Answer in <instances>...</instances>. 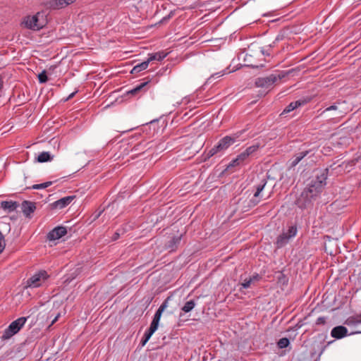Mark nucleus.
Instances as JSON below:
<instances>
[{
	"mask_svg": "<svg viewBox=\"0 0 361 361\" xmlns=\"http://www.w3.org/2000/svg\"><path fill=\"white\" fill-rule=\"evenodd\" d=\"M261 52H262V54L263 55H267V56H269L270 55V53H269V50H266L264 48L262 49Z\"/></svg>",
	"mask_w": 361,
	"mask_h": 361,
	"instance_id": "41",
	"label": "nucleus"
},
{
	"mask_svg": "<svg viewBox=\"0 0 361 361\" xmlns=\"http://www.w3.org/2000/svg\"><path fill=\"white\" fill-rule=\"evenodd\" d=\"M166 56H167L166 53H164V51H159V52H156V53L150 54L149 58L147 59V60L149 61V63L153 61H161L162 59H164Z\"/></svg>",
	"mask_w": 361,
	"mask_h": 361,
	"instance_id": "18",
	"label": "nucleus"
},
{
	"mask_svg": "<svg viewBox=\"0 0 361 361\" xmlns=\"http://www.w3.org/2000/svg\"><path fill=\"white\" fill-rule=\"evenodd\" d=\"M75 196H67L59 199L51 204V209H61L68 206L74 200Z\"/></svg>",
	"mask_w": 361,
	"mask_h": 361,
	"instance_id": "9",
	"label": "nucleus"
},
{
	"mask_svg": "<svg viewBox=\"0 0 361 361\" xmlns=\"http://www.w3.org/2000/svg\"><path fill=\"white\" fill-rule=\"evenodd\" d=\"M242 165L237 158L232 160L226 167V170H231L232 168Z\"/></svg>",
	"mask_w": 361,
	"mask_h": 361,
	"instance_id": "32",
	"label": "nucleus"
},
{
	"mask_svg": "<svg viewBox=\"0 0 361 361\" xmlns=\"http://www.w3.org/2000/svg\"><path fill=\"white\" fill-rule=\"evenodd\" d=\"M149 340V338H147V336H145L144 335V336H143V338H142V339L141 340V342H140V343H141L142 346H144V345L147 343V342Z\"/></svg>",
	"mask_w": 361,
	"mask_h": 361,
	"instance_id": "39",
	"label": "nucleus"
},
{
	"mask_svg": "<svg viewBox=\"0 0 361 361\" xmlns=\"http://www.w3.org/2000/svg\"><path fill=\"white\" fill-rule=\"evenodd\" d=\"M40 17H43V15L40 13H37L32 16H27L25 18L23 23L28 29L39 30L44 26V21L42 19L40 20Z\"/></svg>",
	"mask_w": 361,
	"mask_h": 361,
	"instance_id": "6",
	"label": "nucleus"
},
{
	"mask_svg": "<svg viewBox=\"0 0 361 361\" xmlns=\"http://www.w3.org/2000/svg\"><path fill=\"white\" fill-rule=\"evenodd\" d=\"M49 276L46 271L41 270L33 274L30 278L27 279L26 282V287L38 288L42 286L49 279Z\"/></svg>",
	"mask_w": 361,
	"mask_h": 361,
	"instance_id": "4",
	"label": "nucleus"
},
{
	"mask_svg": "<svg viewBox=\"0 0 361 361\" xmlns=\"http://www.w3.org/2000/svg\"><path fill=\"white\" fill-rule=\"evenodd\" d=\"M1 207L7 213H11L17 209L18 203L14 201H3L1 202Z\"/></svg>",
	"mask_w": 361,
	"mask_h": 361,
	"instance_id": "12",
	"label": "nucleus"
},
{
	"mask_svg": "<svg viewBox=\"0 0 361 361\" xmlns=\"http://www.w3.org/2000/svg\"><path fill=\"white\" fill-rule=\"evenodd\" d=\"M309 152H310L308 150H306L300 152L295 154L292 159L290 166H295L304 157H305L309 154Z\"/></svg>",
	"mask_w": 361,
	"mask_h": 361,
	"instance_id": "14",
	"label": "nucleus"
},
{
	"mask_svg": "<svg viewBox=\"0 0 361 361\" xmlns=\"http://www.w3.org/2000/svg\"><path fill=\"white\" fill-rule=\"evenodd\" d=\"M147 84H148V82H142L140 85H137L133 89L128 91V94H132V95H136L140 92H142V93L145 92L147 90L146 86L147 85Z\"/></svg>",
	"mask_w": 361,
	"mask_h": 361,
	"instance_id": "15",
	"label": "nucleus"
},
{
	"mask_svg": "<svg viewBox=\"0 0 361 361\" xmlns=\"http://www.w3.org/2000/svg\"><path fill=\"white\" fill-rule=\"evenodd\" d=\"M125 231L123 228L122 229H118L116 231V232H115V233L114 234L113 237H112V240H118L119 238H120V235H123Z\"/></svg>",
	"mask_w": 361,
	"mask_h": 361,
	"instance_id": "34",
	"label": "nucleus"
},
{
	"mask_svg": "<svg viewBox=\"0 0 361 361\" xmlns=\"http://www.w3.org/2000/svg\"><path fill=\"white\" fill-rule=\"evenodd\" d=\"M182 235L173 236L166 244V247L171 251L175 250L181 241Z\"/></svg>",
	"mask_w": 361,
	"mask_h": 361,
	"instance_id": "13",
	"label": "nucleus"
},
{
	"mask_svg": "<svg viewBox=\"0 0 361 361\" xmlns=\"http://www.w3.org/2000/svg\"><path fill=\"white\" fill-rule=\"evenodd\" d=\"M266 184H267V180L265 179H262L261 180V182L257 185H256V191L254 194L255 198H257L260 196V193L264 188Z\"/></svg>",
	"mask_w": 361,
	"mask_h": 361,
	"instance_id": "25",
	"label": "nucleus"
},
{
	"mask_svg": "<svg viewBox=\"0 0 361 361\" xmlns=\"http://www.w3.org/2000/svg\"><path fill=\"white\" fill-rule=\"evenodd\" d=\"M259 148L258 145H254L249 147H247L243 152L246 155V157H249L251 154L255 153Z\"/></svg>",
	"mask_w": 361,
	"mask_h": 361,
	"instance_id": "27",
	"label": "nucleus"
},
{
	"mask_svg": "<svg viewBox=\"0 0 361 361\" xmlns=\"http://www.w3.org/2000/svg\"><path fill=\"white\" fill-rule=\"evenodd\" d=\"M345 324L348 325H355L361 324V313L347 319Z\"/></svg>",
	"mask_w": 361,
	"mask_h": 361,
	"instance_id": "23",
	"label": "nucleus"
},
{
	"mask_svg": "<svg viewBox=\"0 0 361 361\" xmlns=\"http://www.w3.org/2000/svg\"><path fill=\"white\" fill-rule=\"evenodd\" d=\"M75 1L76 0H50L45 3V7L49 9L58 10L66 7Z\"/></svg>",
	"mask_w": 361,
	"mask_h": 361,
	"instance_id": "7",
	"label": "nucleus"
},
{
	"mask_svg": "<svg viewBox=\"0 0 361 361\" xmlns=\"http://www.w3.org/2000/svg\"><path fill=\"white\" fill-rule=\"evenodd\" d=\"M27 317H22L12 322L9 326L4 331L0 338L1 341H6L11 338L16 334L25 325Z\"/></svg>",
	"mask_w": 361,
	"mask_h": 361,
	"instance_id": "3",
	"label": "nucleus"
},
{
	"mask_svg": "<svg viewBox=\"0 0 361 361\" xmlns=\"http://www.w3.org/2000/svg\"><path fill=\"white\" fill-rule=\"evenodd\" d=\"M196 303L195 300H191L189 301H187L185 305L182 307L181 310L185 313L190 312L192 311L194 307H195Z\"/></svg>",
	"mask_w": 361,
	"mask_h": 361,
	"instance_id": "24",
	"label": "nucleus"
},
{
	"mask_svg": "<svg viewBox=\"0 0 361 361\" xmlns=\"http://www.w3.org/2000/svg\"><path fill=\"white\" fill-rule=\"evenodd\" d=\"M244 132L245 130H240L232 135H227L221 138L216 145L214 146L209 150L207 152V157L209 158L218 153L224 152L231 145L235 142Z\"/></svg>",
	"mask_w": 361,
	"mask_h": 361,
	"instance_id": "2",
	"label": "nucleus"
},
{
	"mask_svg": "<svg viewBox=\"0 0 361 361\" xmlns=\"http://www.w3.org/2000/svg\"><path fill=\"white\" fill-rule=\"evenodd\" d=\"M149 61L148 60L145 61L133 67V68L131 71V73L135 74L143 70H145L149 66Z\"/></svg>",
	"mask_w": 361,
	"mask_h": 361,
	"instance_id": "19",
	"label": "nucleus"
},
{
	"mask_svg": "<svg viewBox=\"0 0 361 361\" xmlns=\"http://www.w3.org/2000/svg\"><path fill=\"white\" fill-rule=\"evenodd\" d=\"M154 333L153 332H151L150 330H147L145 333V336H147V338H150L151 336H152Z\"/></svg>",
	"mask_w": 361,
	"mask_h": 361,
	"instance_id": "40",
	"label": "nucleus"
},
{
	"mask_svg": "<svg viewBox=\"0 0 361 361\" xmlns=\"http://www.w3.org/2000/svg\"><path fill=\"white\" fill-rule=\"evenodd\" d=\"M67 233L66 227L57 226L51 230L47 235V238L50 240H55L61 238Z\"/></svg>",
	"mask_w": 361,
	"mask_h": 361,
	"instance_id": "8",
	"label": "nucleus"
},
{
	"mask_svg": "<svg viewBox=\"0 0 361 361\" xmlns=\"http://www.w3.org/2000/svg\"><path fill=\"white\" fill-rule=\"evenodd\" d=\"M236 158L238 161H240L241 164H243L247 159L248 157H246L245 153L243 152L240 154H238Z\"/></svg>",
	"mask_w": 361,
	"mask_h": 361,
	"instance_id": "36",
	"label": "nucleus"
},
{
	"mask_svg": "<svg viewBox=\"0 0 361 361\" xmlns=\"http://www.w3.org/2000/svg\"><path fill=\"white\" fill-rule=\"evenodd\" d=\"M290 341L287 338H282L277 342V345L279 348H285L288 346Z\"/></svg>",
	"mask_w": 361,
	"mask_h": 361,
	"instance_id": "29",
	"label": "nucleus"
},
{
	"mask_svg": "<svg viewBox=\"0 0 361 361\" xmlns=\"http://www.w3.org/2000/svg\"><path fill=\"white\" fill-rule=\"evenodd\" d=\"M52 159L53 156H51L49 152H43L38 155L37 160L38 162L43 163L51 161Z\"/></svg>",
	"mask_w": 361,
	"mask_h": 361,
	"instance_id": "21",
	"label": "nucleus"
},
{
	"mask_svg": "<svg viewBox=\"0 0 361 361\" xmlns=\"http://www.w3.org/2000/svg\"><path fill=\"white\" fill-rule=\"evenodd\" d=\"M3 87V78L0 75V90Z\"/></svg>",
	"mask_w": 361,
	"mask_h": 361,
	"instance_id": "43",
	"label": "nucleus"
},
{
	"mask_svg": "<svg viewBox=\"0 0 361 361\" xmlns=\"http://www.w3.org/2000/svg\"><path fill=\"white\" fill-rule=\"evenodd\" d=\"M75 94V92H73V93H71V94L68 96V97L67 98V99H66V100H68V99H71V98H73V97H74Z\"/></svg>",
	"mask_w": 361,
	"mask_h": 361,
	"instance_id": "44",
	"label": "nucleus"
},
{
	"mask_svg": "<svg viewBox=\"0 0 361 361\" xmlns=\"http://www.w3.org/2000/svg\"><path fill=\"white\" fill-rule=\"evenodd\" d=\"M168 307V302L167 300H165L158 308L157 311L156 312L153 319L159 322L162 312L165 310V309Z\"/></svg>",
	"mask_w": 361,
	"mask_h": 361,
	"instance_id": "20",
	"label": "nucleus"
},
{
	"mask_svg": "<svg viewBox=\"0 0 361 361\" xmlns=\"http://www.w3.org/2000/svg\"><path fill=\"white\" fill-rule=\"evenodd\" d=\"M283 75L271 74L266 77L258 78L255 80V84L257 87L264 89H270L279 80H280Z\"/></svg>",
	"mask_w": 361,
	"mask_h": 361,
	"instance_id": "5",
	"label": "nucleus"
},
{
	"mask_svg": "<svg viewBox=\"0 0 361 361\" xmlns=\"http://www.w3.org/2000/svg\"><path fill=\"white\" fill-rule=\"evenodd\" d=\"M348 335V329L343 326H338L332 329L331 336L336 339H341Z\"/></svg>",
	"mask_w": 361,
	"mask_h": 361,
	"instance_id": "10",
	"label": "nucleus"
},
{
	"mask_svg": "<svg viewBox=\"0 0 361 361\" xmlns=\"http://www.w3.org/2000/svg\"><path fill=\"white\" fill-rule=\"evenodd\" d=\"M60 317V314H58L55 318L52 320L51 322V324H54L59 319V317Z\"/></svg>",
	"mask_w": 361,
	"mask_h": 361,
	"instance_id": "42",
	"label": "nucleus"
},
{
	"mask_svg": "<svg viewBox=\"0 0 361 361\" xmlns=\"http://www.w3.org/2000/svg\"><path fill=\"white\" fill-rule=\"evenodd\" d=\"M338 109V106L336 105H331L329 107H327L326 109H324L322 114L325 113L326 111H332V110H337Z\"/></svg>",
	"mask_w": 361,
	"mask_h": 361,
	"instance_id": "38",
	"label": "nucleus"
},
{
	"mask_svg": "<svg viewBox=\"0 0 361 361\" xmlns=\"http://www.w3.org/2000/svg\"><path fill=\"white\" fill-rule=\"evenodd\" d=\"M259 148L258 145H254L249 147H247L243 152L246 155V157H249L251 154L255 153Z\"/></svg>",
	"mask_w": 361,
	"mask_h": 361,
	"instance_id": "26",
	"label": "nucleus"
},
{
	"mask_svg": "<svg viewBox=\"0 0 361 361\" xmlns=\"http://www.w3.org/2000/svg\"><path fill=\"white\" fill-rule=\"evenodd\" d=\"M325 323H326V319L324 317H320L317 318V319L316 321V324L318 325L324 324Z\"/></svg>",
	"mask_w": 361,
	"mask_h": 361,
	"instance_id": "37",
	"label": "nucleus"
},
{
	"mask_svg": "<svg viewBox=\"0 0 361 361\" xmlns=\"http://www.w3.org/2000/svg\"><path fill=\"white\" fill-rule=\"evenodd\" d=\"M326 176L324 173L317 176L315 179L312 180L298 198L296 201L297 205L302 209L312 206L313 202L319 198L323 192L326 185Z\"/></svg>",
	"mask_w": 361,
	"mask_h": 361,
	"instance_id": "1",
	"label": "nucleus"
},
{
	"mask_svg": "<svg viewBox=\"0 0 361 361\" xmlns=\"http://www.w3.org/2000/svg\"><path fill=\"white\" fill-rule=\"evenodd\" d=\"M359 333H361V331H360Z\"/></svg>",
	"mask_w": 361,
	"mask_h": 361,
	"instance_id": "45",
	"label": "nucleus"
},
{
	"mask_svg": "<svg viewBox=\"0 0 361 361\" xmlns=\"http://www.w3.org/2000/svg\"><path fill=\"white\" fill-rule=\"evenodd\" d=\"M5 245H6V244H5L4 236L3 233H1V231H0V254L4 250Z\"/></svg>",
	"mask_w": 361,
	"mask_h": 361,
	"instance_id": "35",
	"label": "nucleus"
},
{
	"mask_svg": "<svg viewBox=\"0 0 361 361\" xmlns=\"http://www.w3.org/2000/svg\"><path fill=\"white\" fill-rule=\"evenodd\" d=\"M297 232H298V229H297L296 226H290L288 228L287 232H286V233H288V236L290 238H292L296 235Z\"/></svg>",
	"mask_w": 361,
	"mask_h": 361,
	"instance_id": "30",
	"label": "nucleus"
},
{
	"mask_svg": "<svg viewBox=\"0 0 361 361\" xmlns=\"http://www.w3.org/2000/svg\"><path fill=\"white\" fill-rule=\"evenodd\" d=\"M259 279V276L258 274L253 276L252 277H250L248 279H245L243 282L240 284L243 288H248L250 287L251 283L254 281H258Z\"/></svg>",
	"mask_w": 361,
	"mask_h": 361,
	"instance_id": "22",
	"label": "nucleus"
},
{
	"mask_svg": "<svg viewBox=\"0 0 361 361\" xmlns=\"http://www.w3.org/2000/svg\"><path fill=\"white\" fill-rule=\"evenodd\" d=\"M36 209L35 203L30 201H23L22 203V211L24 215L30 217V214Z\"/></svg>",
	"mask_w": 361,
	"mask_h": 361,
	"instance_id": "11",
	"label": "nucleus"
},
{
	"mask_svg": "<svg viewBox=\"0 0 361 361\" xmlns=\"http://www.w3.org/2000/svg\"><path fill=\"white\" fill-rule=\"evenodd\" d=\"M38 80L40 83H45L48 80L46 71H43L38 75Z\"/></svg>",
	"mask_w": 361,
	"mask_h": 361,
	"instance_id": "31",
	"label": "nucleus"
},
{
	"mask_svg": "<svg viewBox=\"0 0 361 361\" xmlns=\"http://www.w3.org/2000/svg\"><path fill=\"white\" fill-rule=\"evenodd\" d=\"M52 184L51 181L45 182L41 184H35L33 185L30 188L35 189V190H40V189H44L49 186H50Z\"/></svg>",
	"mask_w": 361,
	"mask_h": 361,
	"instance_id": "28",
	"label": "nucleus"
},
{
	"mask_svg": "<svg viewBox=\"0 0 361 361\" xmlns=\"http://www.w3.org/2000/svg\"><path fill=\"white\" fill-rule=\"evenodd\" d=\"M290 239V238L288 236V233L283 232L280 235H279V237L277 238V240H276L277 247H283L285 245H286L288 243Z\"/></svg>",
	"mask_w": 361,
	"mask_h": 361,
	"instance_id": "17",
	"label": "nucleus"
},
{
	"mask_svg": "<svg viewBox=\"0 0 361 361\" xmlns=\"http://www.w3.org/2000/svg\"><path fill=\"white\" fill-rule=\"evenodd\" d=\"M159 322H158V321L152 319V321L151 322V324H150V326L149 328V330H150L151 332L154 333L157 331V328H158Z\"/></svg>",
	"mask_w": 361,
	"mask_h": 361,
	"instance_id": "33",
	"label": "nucleus"
},
{
	"mask_svg": "<svg viewBox=\"0 0 361 361\" xmlns=\"http://www.w3.org/2000/svg\"><path fill=\"white\" fill-rule=\"evenodd\" d=\"M305 101H301V100L293 102L290 103L285 108V109L282 112V114L289 113V112L293 111L294 109H295L296 108H298V106H300L305 104Z\"/></svg>",
	"mask_w": 361,
	"mask_h": 361,
	"instance_id": "16",
	"label": "nucleus"
}]
</instances>
